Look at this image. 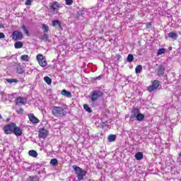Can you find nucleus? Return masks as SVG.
<instances>
[{"instance_id": "obj_27", "label": "nucleus", "mask_w": 181, "mask_h": 181, "mask_svg": "<svg viewBox=\"0 0 181 181\" xmlns=\"http://www.w3.org/2000/svg\"><path fill=\"white\" fill-rule=\"evenodd\" d=\"M132 114H141L139 112V107L134 106L132 110Z\"/></svg>"}, {"instance_id": "obj_28", "label": "nucleus", "mask_w": 181, "mask_h": 181, "mask_svg": "<svg viewBox=\"0 0 181 181\" xmlns=\"http://www.w3.org/2000/svg\"><path fill=\"white\" fill-rule=\"evenodd\" d=\"M164 53H166V49L160 48L158 50L157 55L160 56V54H164Z\"/></svg>"}, {"instance_id": "obj_44", "label": "nucleus", "mask_w": 181, "mask_h": 181, "mask_svg": "<svg viewBox=\"0 0 181 181\" xmlns=\"http://www.w3.org/2000/svg\"><path fill=\"white\" fill-rule=\"evenodd\" d=\"M0 28H4V25L0 24Z\"/></svg>"}, {"instance_id": "obj_3", "label": "nucleus", "mask_w": 181, "mask_h": 181, "mask_svg": "<svg viewBox=\"0 0 181 181\" xmlns=\"http://www.w3.org/2000/svg\"><path fill=\"white\" fill-rule=\"evenodd\" d=\"M103 95H104V93H103V91H101L100 90H93L91 93L90 100L93 103H94V102L97 101V100H98V98H101V97H103Z\"/></svg>"}, {"instance_id": "obj_4", "label": "nucleus", "mask_w": 181, "mask_h": 181, "mask_svg": "<svg viewBox=\"0 0 181 181\" xmlns=\"http://www.w3.org/2000/svg\"><path fill=\"white\" fill-rule=\"evenodd\" d=\"M36 59L38 64H40L41 67H46L47 66V61L46 60V57H44L43 54H38L36 56Z\"/></svg>"}, {"instance_id": "obj_15", "label": "nucleus", "mask_w": 181, "mask_h": 181, "mask_svg": "<svg viewBox=\"0 0 181 181\" xmlns=\"http://www.w3.org/2000/svg\"><path fill=\"white\" fill-rule=\"evenodd\" d=\"M28 118L30 121V122H32L33 124H39V119L36 117H35V115L33 114H29L28 115Z\"/></svg>"}, {"instance_id": "obj_33", "label": "nucleus", "mask_w": 181, "mask_h": 181, "mask_svg": "<svg viewBox=\"0 0 181 181\" xmlns=\"http://www.w3.org/2000/svg\"><path fill=\"white\" fill-rule=\"evenodd\" d=\"M44 80L45 81V83H47V84H52V78H50L49 76H45L44 78Z\"/></svg>"}, {"instance_id": "obj_40", "label": "nucleus", "mask_w": 181, "mask_h": 181, "mask_svg": "<svg viewBox=\"0 0 181 181\" xmlns=\"http://www.w3.org/2000/svg\"><path fill=\"white\" fill-rule=\"evenodd\" d=\"M146 28H152V23H146Z\"/></svg>"}, {"instance_id": "obj_37", "label": "nucleus", "mask_w": 181, "mask_h": 181, "mask_svg": "<svg viewBox=\"0 0 181 181\" xmlns=\"http://www.w3.org/2000/svg\"><path fill=\"white\" fill-rule=\"evenodd\" d=\"M16 112L18 114H23V108H19L16 110Z\"/></svg>"}, {"instance_id": "obj_9", "label": "nucleus", "mask_w": 181, "mask_h": 181, "mask_svg": "<svg viewBox=\"0 0 181 181\" xmlns=\"http://www.w3.org/2000/svg\"><path fill=\"white\" fill-rule=\"evenodd\" d=\"M27 99L21 96L16 98L15 104L16 105H25L26 104Z\"/></svg>"}, {"instance_id": "obj_45", "label": "nucleus", "mask_w": 181, "mask_h": 181, "mask_svg": "<svg viewBox=\"0 0 181 181\" xmlns=\"http://www.w3.org/2000/svg\"><path fill=\"white\" fill-rule=\"evenodd\" d=\"M88 181H94V180L90 179V180H88Z\"/></svg>"}, {"instance_id": "obj_16", "label": "nucleus", "mask_w": 181, "mask_h": 181, "mask_svg": "<svg viewBox=\"0 0 181 181\" xmlns=\"http://www.w3.org/2000/svg\"><path fill=\"white\" fill-rule=\"evenodd\" d=\"M62 95H65V97H68V98H71L73 95H71V92L67 91L66 89H64L61 91Z\"/></svg>"}, {"instance_id": "obj_7", "label": "nucleus", "mask_w": 181, "mask_h": 181, "mask_svg": "<svg viewBox=\"0 0 181 181\" xmlns=\"http://www.w3.org/2000/svg\"><path fill=\"white\" fill-rule=\"evenodd\" d=\"M49 9L53 13H55V12L57 13V12H59V9H60V4L59 1H54L51 3L49 5Z\"/></svg>"}, {"instance_id": "obj_2", "label": "nucleus", "mask_w": 181, "mask_h": 181, "mask_svg": "<svg viewBox=\"0 0 181 181\" xmlns=\"http://www.w3.org/2000/svg\"><path fill=\"white\" fill-rule=\"evenodd\" d=\"M16 125V123H13V122H11L8 124H6L4 127V134H6V135H11L13 134V129H15Z\"/></svg>"}, {"instance_id": "obj_31", "label": "nucleus", "mask_w": 181, "mask_h": 181, "mask_svg": "<svg viewBox=\"0 0 181 181\" xmlns=\"http://www.w3.org/2000/svg\"><path fill=\"white\" fill-rule=\"evenodd\" d=\"M42 29L43 32H45V33L49 32V26L46 24L42 25Z\"/></svg>"}, {"instance_id": "obj_19", "label": "nucleus", "mask_w": 181, "mask_h": 181, "mask_svg": "<svg viewBox=\"0 0 181 181\" xmlns=\"http://www.w3.org/2000/svg\"><path fill=\"white\" fill-rule=\"evenodd\" d=\"M168 37L173 39V40H176V39H177V33L174 32L169 33Z\"/></svg>"}, {"instance_id": "obj_1", "label": "nucleus", "mask_w": 181, "mask_h": 181, "mask_svg": "<svg viewBox=\"0 0 181 181\" xmlns=\"http://www.w3.org/2000/svg\"><path fill=\"white\" fill-rule=\"evenodd\" d=\"M72 168L74 170H75L78 180H83L84 177L87 175V170H83L81 168L77 166L76 165H74Z\"/></svg>"}, {"instance_id": "obj_46", "label": "nucleus", "mask_w": 181, "mask_h": 181, "mask_svg": "<svg viewBox=\"0 0 181 181\" xmlns=\"http://www.w3.org/2000/svg\"><path fill=\"white\" fill-rule=\"evenodd\" d=\"M0 118H2V117L1 116V115H0Z\"/></svg>"}, {"instance_id": "obj_42", "label": "nucleus", "mask_w": 181, "mask_h": 181, "mask_svg": "<svg viewBox=\"0 0 181 181\" xmlns=\"http://www.w3.org/2000/svg\"><path fill=\"white\" fill-rule=\"evenodd\" d=\"M168 50H172V47H169Z\"/></svg>"}, {"instance_id": "obj_34", "label": "nucleus", "mask_w": 181, "mask_h": 181, "mask_svg": "<svg viewBox=\"0 0 181 181\" xmlns=\"http://www.w3.org/2000/svg\"><path fill=\"white\" fill-rule=\"evenodd\" d=\"M136 73L138 74L139 73H141L142 71V66L138 65L135 69Z\"/></svg>"}, {"instance_id": "obj_29", "label": "nucleus", "mask_w": 181, "mask_h": 181, "mask_svg": "<svg viewBox=\"0 0 181 181\" xmlns=\"http://www.w3.org/2000/svg\"><path fill=\"white\" fill-rule=\"evenodd\" d=\"M50 165L52 166H57V165H59V160H57L56 158L52 159L50 161Z\"/></svg>"}, {"instance_id": "obj_39", "label": "nucleus", "mask_w": 181, "mask_h": 181, "mask_svg": "<svg viewBox=\"0 0 181 181\" xmlns=\"http://www.w3.org/2000/svg\"><path fill=\"white\" fill-rule=\"evenodd\" d=\"M0 39H5V34L4 33H0Z\"/></svg>"}, {"instance_id": "obj_26", "label": "nucleus", "mask_w": 181, "mask_h": 181, "mask_svg": "<svg viewBox=\"0 0 181 181\" xmlns=\"http://www.w3.org/2000/svg\"><path fill=\"white\" fill-rule=\"evenodd\" d=\"M29 59V55L28 54H24L21 57V62H28Z\"/></svg>"}, {"instance_id": "obj_43", "label": "nucleus", "mask_w": 181, "mask_h": 181, "mask_svg": "<svg viewBox=\"0 0 181 181\" xmlns=\"http://www.w3.org/2000/svg\"><path fill=\"white\" fill-rule=\"evenodd\" d=\"M178 156H180V158H181V152L178 154Z\"/></svg>"}, {"instance_id": "obj_38", "label": "nucleus", "mask_w": 181, "mask_h": 181, "mask_svg": "<svg viewBox=\"0 0 181 181\" xmlns=\"http://www.w3.org/2000/svg\"><path fill=\"white\" fill-rule=\"evenodd\" d=\"M32 1L33 0H26V1H25V5H27V6H29V5H32Z\"/></svg>"}, {"instance_id": "obj_41", "label": "nucleus", "mask_w": 181, "mask_h": 181, "mask_svg": "<svg viewBox=\"0 0 181 181\" xmlns=\"http://www.w3.org/2000/svg\"><path fill=\"white\" fill-rule=\"evenodd\" d=\"M116 57H117V60H119V59H121V55L119 54H117Z\"/></svg>"}, {"instance_id": "obj_32", "label": "nucleus", "mask_w": 181, "mask_h": 181, "mask_svg": "<svg viewBox=\"0 0 181 181\" xmlns=\"http://www.w3.org/2000/svg\"><path fill=\"white\" fill-rule=\"evenodd\" d=\"M83 108L85 110L87 111V112H89V113L93 112V110H91L90 106H88V105H83Z\"/></svg>"}, {"instance_id": "obj_18", "label": "nucleus", "mask_w": 181, "mask_h": 181, "mask_svg": "<svg viewBox=\"0 0 181 181\" xmlns=\"http://www.w3.org/2000/svg\"><path fill=\"white\" fill-rule=\"evenodd\" d=\"M15 49H22L23 47V42L17 41L14 44Z\"/></svg>"}, {"instance_id": "obj_30", "label": "nucleus", "mask_w": 181, "mask_h": 181, "mask_svg": "<svg viewBox=\"0 0 181 181\" xmlns=\"http://www.w3.org/2000/svg\"><path fill=\"white\" fill-rule=\"evenodd\" d=\"M22 29L24 31V33L26 35V36H30V33H29V30L28 28H26V26L25 25H22Z\"/></svg>"}, {"instance_id": "obj_13", "label": "nucleus", "mask_w": 181, "mask_h": 181, "mask_svg": "<svg viewBox=\"0 0 181 181\" xmlns=\"http://www.w3.org/2000/svg\"><path fill=\"white\" fill-rule=\"evenodd\" d=\"M26 70L25 69V66L21 64H18L16 66V74H24Z\"/></svg>"}, {"instance_id": "obj_5", "label": "nucleus", "mask_w": 181, "mask_h": 181, "mask_svg": "<svg viewBox=\"0 0 181 181\" xmlns=\"http://www.w3.org/2000/svg\"><path fill=\"white\" fill-rule=\"evenodd\" d=\"M159 86H160V82L158 80H154L152 82V84L148 86L147 90L149 93H152V91H155V90H158V88H159Z\"/></svg>"}, {"instance_id": "obj_6", "label": "nucleus", "mask_w": 181, "mask_h": 181, "mask_svg": "<svg viewBox=\"0 0 181 181\" xmlns=\"http://www.w3.org/2000/svg\"><path fill=\"white\" fill-rule=\"evenodd\" d=\"M11 37L13 40L18 42V40H22L23 39V34L19 30H15L13 32Z\"/></svg>"}, {"instance_id": "obj_20", "label": "nucleus", "mask_w": 181, "mask_h": 181, "mask_svg": "<svg viewBox=\"0 0 181 181\" xmlns=\"http://www.w3.org/2000/svg\"><path fill=\"white\" fill-rule=\"evenodd\" d=\"M135 158L136 160H141V159H144V154L141 152H138L136 153Z\"/></svg>"}, {"instance_id": "obj_36", "label": "nucleus", "mask_w": 181, "mask_h": 181, "mask_svg": "<svg viewBox=\"0 0 181 181\" xmlns=\"http://www.w3.org/2000/svg\"><path fill=\"white\" fill-rule=\"evenodd\" d=\"M66 5L70 6L73 4V0H65Z\"/></svg>"}, {"instance_id": "obj_8", "label": "nucleus", "mask_w": 181, "mask_h": 181, "mask_svg": "<svg viewBox=\"0 0 181 181\" xmlns=\"http://www.w3.org/2000/svg\"><path fill=\"white\" fill-rule=\"evenodd\" d=\"M47 135H49V131L46 130V129L41 128L38 131V137L40 139H45V138H47Z\"/></svg>"}, {"instance_id": "obj_14", "label": "nucleus", "mask_w": 181, "mask_h": 181, "mask_svg": "<svg viewBox=\"0 0 181 181\" xmlns=\"http://www.w3.org/2000/svg\"><path fill=\"white\" fill-rule=\"evenodd\" d=\"M157 76L162 77L165 74V66L163 65H159L157 70Z\"/></svg>"}, {"instance_id": "obj_25", "label": "nucleus", "mask_w": 181, "mask_h": 181, "mask_svg": "<svg viewBox=\"0 0 181 181\" xmlns=\"http://www.w3.org/2000/svg\"><path fill=\"white\" fill-rule=\"evenodd\" d=\"M40 39L42 40L43 42H47L49 40V35L46 33H45L43 35H42Z\"/></svg>"}, {"instance_id": "obj_17", "label": "nucleus", "mask_w": 181, "mask_h": 181, "mask_svg": "<svg viewBox=\"0 0 181 181\" xmlns=\"http://www.w3.org/2000/svg\"><path fill=\"white\" fill-rule=\"evenodd\" d=\"M52 26L55 27L57 26L58 29H62V23L59 21V20L53 21H52Z\"/></svg>"}, {"instance_id": "obj_23", "label": "nucleus", "mask_w": 181, "mask_h": 181, "mask_svg": "<svg viewBox=\"0 0 181 181\" xmlns=\"http://www.w3.org/2000/svg\"><path fill=\"white\" fill-rule=\"evenodd\" d=\"M30 156H32L33 158H37V152L35 150H30L28 152Z\"/></svg>"}, {"instance_id": "obj_21", "label": "nucleus", "mask_w": 181, "mask_h": 181, "mask_svg": "<svg viewBox=\"0 0 181 181\" xmlns=\"http://www.w3.org/2000/svg\"><path fill=\"white\" fill-rule=\"evenodd\" d=\"M26 181H39V177H37V175H30L28 177Z\"/></svg>"}, {"instance_id": "obj_11", "label": "nucleus", "mask_w": 181, "mask_h": 181, "mask_svg": "<svg viewBox=\"0 0 181 181\" xmlns=\"http://www.w3.org/2000/svg\"><path fill=\"white\" fill-rule=\"evenodd\" d=\"M66 110V107H52V114H64V110Z\"/></svg>"}, {"instance_id": "obj_35", "label": "nucleus", "mask_w": 181, "mask_h": 181, "mask_svg": "<svg viewBox=\"0 0 181 181\" xmlns=\"http://www.w3.org/2000/svg\"><path fill=\"white\" fill-rule=\"evenodd\" d=\"M127 62H134V55L129 54L127 57Z\"/></svg>"}, {"instance_id": "obj_24", "label": "nucleus", "mask_w": 181, "mask_h": 181, "mask_svg": "<svg viewBox=\"0 0 181 181\" xmlns=\"http://www.w3.org/2000/svg\"><path fill=\"white\" fill-rule=\"evenodd\" d=\"M6 81H7V83H9V84H12V83H15V84H18V79H15V78H6Z\"/></svg>"}, {"instance_id": "obj_10", "label": "nucleus", "mask_w": 181, "mask_h": 181, "mask_svg": "<svg viewBox=\"0 0 181 181\" xmlns=\"http://www.w3.org/2000/svg\"><path fill=\"white\" fill-rule=\"evenodd\" d=\"M144 119L145 115H144V114H134L132 115L130 117V121H135V119H136V121H143Z\"/></svg>"}, {"instance_id": "obj_22", "label": "nucleus", "mask_w": 181, "mask_h": 181, "mask_svg": "<svg viewBox=\"0 0 181 181\" xmlns=\"http://www.w3.org/2000/svg\"><path fill=\"white\" fill-rule=\"evenodd\" d=\"M107 139H108L109 142H114V141H115V139H117V136H115L114 134H110L108 136Z\"/></svg>"}, {"instance_id": "obj_12", "label": "nucleus", "mask_w": 181, "mask_h": 181, "mask_svg": "<svg viewBox=\"0 0 181 181\" xmlns=\"http://www.w3.org/2000/svg\"><path fill=\"white\" fill-rule=\"evenodd\" d=\"M13 134L16 135V136H21V135L23 134V130H22V128L18 127L16 124V126L14 127V129L13 131Z\"/></svg>"}]
</instances>
